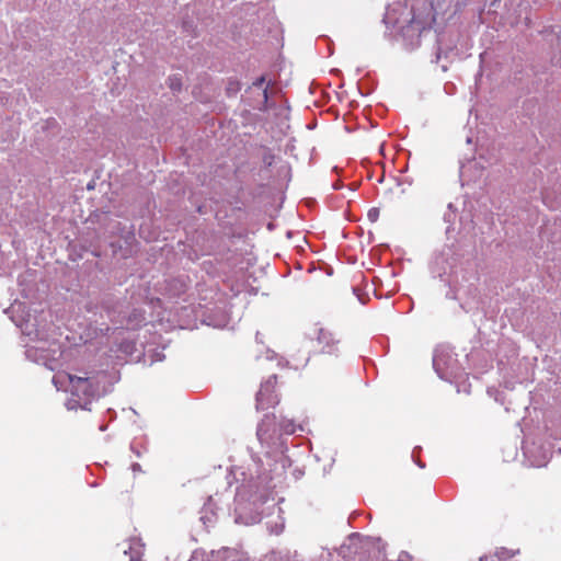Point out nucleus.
I'll use <instances>...</instances> for the list:
<instances>
[{"mask_svg":"<svg viewBox=\"0 0 561 561\" xmlns=\"http://www.w3.org/2000/svg\"><path fill=\"white\" fill-rule=\"evenodd\" d=\"M273 420L265 416L259 424L256 436L261 444L263 458L252 456L247 467L230 472L239 485L236 489V523L253 525L276 508L275 490L285 479L286 468L290 465L285 455L284 443L272 428Z\"/></svg>","mask_w":561,"mask_h":561,"instance_id":"1","label":"nucleus"},{"mask_svg":"<svg viewBox=\"0 0 561 561\" xmlns=\"http://www.w3.org/2000/svg\"><path fill=\"white\" fill-rule=\"evenodd\" d=\"M117 381L116 373L92 365L59 371L53 376L57 390L69 392L65 405L68 410H91V404L107 394Z\"/></svg>","mask_w":561,"mask_h":561,"instance_id":"2","label":"nucleus"},{"mask_svg":"<svg viewBox=\"0 0 561 561\" xmlns=\"http://www.w3.org/2000/svg\"><path fill=\"white\" fill-rule=\"evenodd\" d=\"M5 313L21 329L25 339V356L28 360L41 364L49 370L61 367L65 352L55 339H51L45 328H39L37 317L32 316L21 302L12 304Z\"/></svg>","mask_w":561,"mask_h":561,"instance_id":"3","label":"nucleus"},{"mask_svg":"<svg viewBox=\"0 0 561 561\" xmlns=\"http://www.w3.org/2000/svg\"><path fill=\"white\" fill-rule=\"evenodd\" d=\"M387 28H392L401 36L402 42L409 49L420 45L424 33L430 32L424 23L416 19L412 8L407 3L397 2L387 8L383 16Z\"/></svg>","mask_w":561,"mask_h":561,"instance_id":"4","label":"nucleus"},{"mask_svg":"<svg viewBox=\"0 0 561 561\" xmlns=\"http://www.w3.org/2000/svg\"><path fill=\"white\" fill-rule=\"evenodd\" d=\"M433 367L443 380L451 382L460 376V366L455 353L448 346H438L433 356Z\"/></svg>","mask_w":561,"mask_h":561,"instance_id":"5","label":"nucleus"},{"mask_svg":"<svg viewBox=\"0 0 561 561\" xmlns=\"http://www.w3.org/2000/svg\"><path fill=\"white\" fill-rule=\"evenodd\" d=\"M457 261L458 260L455 256L451 248L447 247L434 257L432 263V273L442 279L447 276L445 280L449 286H451V284L455 282L454 273Z\"/></svg>","mask_w":561,"mask_h":561,"instance_id":"6","label":"nucleus"},{"mask_svg":"<svg viewBox=\"0 0 561 561\" xmlns=\"http://www.w3.org/2000/svg\"><path fill=\"white\" fill-rule=\"evenodd\" d=\"M307 336L310 340H317L318 344L321 346L322 353L334 354L337 351L339 340L331 331L319 324H313L308 330Z\"/></svg>","mask_w":561,"mask_h":561,"instance_id":"7","label":"nucleus"},{"mask_svg":"<svg viewBox=\"0 0 561 561\" xmlns=\"http://www.w3.org/2000/svg\"><path fill=\"white\" fill-rule=\"evenodd\" d=\"M276 376H271L265 380L259 392L256 393V408L259 410H265L275 407L278 403V396L275 393Z\"/></svg>","mask_w":561,"mask_h":561,"instance_id":"8","label":"nucleus"},{"mask_svg":"<svg viewBox=\"0 0 561 561\" xmlns=\"http://www.w3.org/2000/svg\"><path fill=\"white\" fill-rule=\"evenodd\" d=\"M208 561H243L240 553L236 549L221 548L217 551L210 552V559Z\"/></svg>","mask_w":561,"mask_h":561,"instance_id":"9","label":"nucleus"},{"mask_svg":"<svg viewBox=\"0 0 561 561\" xmlns=\"http://www.w3.org/2000/svg\"><path fill=\"white\" fill-rule=\"evenodd\" d=\"M215 515L213 497L209 496L201 512V520L205 526H210L215 522Z\"/></svg>","mask_w":561,"mask_h":561,"instance_id":"10","label":"nucleus"},{"mask_svg":"<svg viewBox=\"0 0 561 561\" xmlns=\"http://www.w3.org/2000/svg\"><path fill=\"white\" fill-rule=\"evenodd\" d=\"M280 431L287 435L294 434L299 430L300 432H304L302 425H295L293 421L290 420H283L279 424Z\"/></svg>","mask_w":561,"mask_h":561,"instance_id":"11","label":"nucleus"},{"mask_svg":"<svg viewBox=\"0 0 561 561\" xmlns=\"http://www.w3.org/2000/svg\"><path fill=\"white\" fill-rule=\"evenodd\" d=\"M511 557V553L505 550V549H501L499 551H496V553L494 556H483V557H480V561H495V559L497 561H501V560H505L507 558Z\"/></svg>","mask_w":561,"mask_h":561,"instance_id":"12","label":"nucleus"},{"mask_svg":"<svg viewBox=\"0 0 561 561\" xmlns=\"http://www.w3.org/2000/svg\"><path fill=\"white\" fill-rule=\"evenodd\" d=\"M145 320L141 311L135 310L133 316L128 318L127 324L130 327H136L140 324Z\"/></svg>","mask_w":561,"mask_h":561,"instance_id":"13","label":"nucleus"},{"mask_svg":"<svg viewBox=\"0 0 561 561\" xmlns=\"http://www.w3.org/2000/svg\"><path fill=\"white\" fill-rule=\"evenodd\" d=\"M446 297L449 299H456L460 301L461 308H465L466 302L462 301L461 298V288H451L447 294Z\"/></svg>","mask_w":561,"mask_h":561,"instance_id":"14","label":"nucleus"},{"mask_svg":"<svg viewBox=\"0 0 561 561\" xmlns=\"http://www.w3.org/2000/svg\"><path fill=\"white\" fill-rule=\"evenodd\" d=\"M367 217L368 219L371 221V222H375L377 221L378 217H379V209L378 208H371L368 210V214H367Z\"/></svg>","mask_w":561,"mask_h":561,"instance_id":"15","label":"nucleus"},{"mask_svg":"<svg viewBox=\"0 0 561 561\" xmlns=\"http://www.w3.org/2000/svg\"><path fill=\"white\" fill-rule=\"evenodd\" d=\"M449 213L445 214L444 219L447 222H450L451 219L456 217L455 210L453 209V204L448 205Z\"/></svg>","mask_w":561,"mask_h":561,"instance_id":"16","label":"nucleus"},{"mask_svg":"<svg viewBox=\"0 0 561 561\" xmlns=\"http://www.w3.org/2000/svg\"><path fill=\"white\" fill-rule=\"evenodd\" d=\"M265 82V77L264 76H261L260 78H257L254 82H253V85L254 87H262Z\"/></svg>","mask_w":561,"mask_h":561,"instance_id":"17","label":"nucleus"},{"mask_svg":"<svg viewBox=\"0 0 561 561\" xmlns=\"http://www.w3.org/2000/svg\"><path fill=\"white\" fill-rule=\"evenodd\" d=\"M410 554L407 553V552H401L400 557H399V561H410Z\"/></svg>","mask_w":561,"mask_h":561,"instance_id":"18","label":"nucleus"},{"mask_svg":"<svg viewBox=\"0 0 561 561\" xmlns=\"http://www.w3.org/2000/svg\"><path fill=\"white\" fill-rule=\"evenodd\" d=\"M92 337H93V334H92L91 332H87V333H84V334L82 333V334L80 335V339H81V340H84V341H88V340H90V339H92Z\"/></svg>","mask_w":561,"mask_h":561,"instance_id":"19","label":"nucleus"},{"mask_svg":"<svg viewBox=\"0 0 561 561\" xmlns=\"http://www.w3.org/2000/svg\"><path fill=\"white\" fill-rule=\"evenodd\" d=\"M131 470H133L134 472L140 471V465H139V463H137V462L133 463V465H131Z\"/></svg>","mask_w":561,"mask_h":561,"instance_id":"20","label":"nucleus"},{"mask_svg":"<svg viewBox=\"0 0 561 561\" xmlns=\"http://www.w3.org/2000/svg\"><path fill=\"white\" fill-rule=\"evenodd\" d=\"M135 543L138 546V549H137V551H136V554H137V556H140V553H141V549H142V545H141L139 541H135Z\"/></svg>","mask_w":561,"mask_h":561,"instance_id":"21","label":"nucleus"},{"mask_svg":"<svg viewBox=\"0 0 561 561\" xmlns=\"http://www.w3.org/2000/svg\"><path fill=\"white\" fill-rule=\"evenodd\" d=\"M546 463V460H542V461H536V462H533V466L535 467H541Z\"/></svg>","mask_w":561,"mask_h":561,"instance_id":"22","label":"nucleus"},{"mask_svg":"<svg viewBox=\"0 0 561 561\" xmlns=\"http://www.w3.org/2000/svg\"><path fill=\"white\" fill-rule=\"evenodd\" d=\"M416 465H417L420 468H424V467H425V465H424L423 462H421V461H416Z\"/></svg>","mask_w":561,"mask_h":561,"instance_id":"23","label":"nucleus"},{"mask_svg":"<svg viewBox=\"0 0 561 561\" xmlns=\"http://www.w3.org/2000/svg\"><path fill=\"white\" fill-rule=\"evenodd\" d=\"M440 55H442V51H440V49H439V50H438V53H437V55H436L437 60H439V59H440Z\"/></svg>","mask_w":561,"mask_h":561,"instance_id":"24","label":"nucleus"},{"mask_svg":"<svg viewBox=\"0 0 561 561\" xmlns=\"http://www.w3.org/2000/svg\"><path fill=\"white\" fill-rule=\"evenodd\" d=\"M283 529V524L279 526V528L277 530H275L276 534H279Z\"/></svg>","mask_w":561,"mask_h":561,"instance_id":"25","label":"nucleus"},{"mask_svg":"<svg viewBox=\"0 0 561 561\" xmlns=\"http://www.w3.org/2000/svg\"><path fill=\"white\" fill-rule=\"evenodd\" d=\"M85 308H87V311H88V312H91V311H92V308H91L89 305H87V307H85Z\"/></svg>","mask_w":561,"mask_h":561,"instance_id":"26","label":"nucleus"},{"mask_svg":"<svg viewBox=\"0 0 561 561\" xmlns=\"http://www.w3.org/2000/svg\"><path fill=\"white\" fill-rule=\"evenodd\" d=\"M466 169H467V167H466V165H462V167H461V172H462V173H465V172H466Z\"/></svg>","mask_w":561,"mask_h":561,"instance_id":"27","label":"nucleus"},{"mask_svg":"<svg viewBox=\"0 0 561 561\" xmlns=\"http://www.w3.org/2000/svg\"><path fill=\"white\" fill-rule=\"evenodd\" d=\"M106 430V426L105 425H101L100 426V431H105Z\"/></svg>","mask_w":561,"mask_h":561,"instance_id":"28","label":"nucleus"},{"mask_svg":"<svg viewBox=\"0 0 561 561\" xmlns=\"http://www.w3.org/2000/svg\"><path fill=\"white\" fill-rule=\"evenodd\" d=\"M129 561H140V560L135 557H131Z\"/></svg>","mask_w":561,"mask_h":561,"instance_id":"29","label":"nucleus"},{"mask_svg":"<svg viewBox=\"0 0 561 561\" xmlns=\"http://www.w3.org/2000/svg\"><path fill=\"white\" fill-rule=\"evenodd\" d=\"M264 98L265 99L267 98V89L266 88L264 89Z\"/></svg>","mask_w":561,"mask_h":561,"instance_id":"30","label":"nucleus"}]
</instances>
